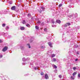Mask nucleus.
<instances>
[{
    "label": "nucleus",
    "instance_id": "obj_1",
    "mask_svg": "<svg viewBox=\"0 0 80 80\" xmlns=\"http://www.w3.org/2000/svg\"><path fill=\"white\" fill-rule=\"evenodd\" d=\"M44 10H45V8L43 7H42L40 9H38V11L41 13L42 11H43V12L44 11Z\"/></svg>",
    "mask_w": 80,
    "mask_h": 80
},
{
    "label": "nucleus",
    "instance_id": "obj_2",
    "mask_svg": "<svg viewBox=\"0 0 80 80\" xmlns=\"http://www.w3.org/2000/svg\"><path fill=\"white\" fill-rule=\"evenodd\" d=\"M7 49H8V47L6 46L2 49V51L6 52L7 50Z\"/></svg>",
    "mask_w": 80,
    "mask_h": 80
},
{
    "label": "nucleus",
    "instance_id": "obj_3",
    "mask_svg": "<svg viewBox=\"0 0 80 80\" xmlns=\"http://www.w3.org/2000/svg\"><path fill=\"white\" fill-rule=\"evenodd\" d=\"M27 60H30V58H28L26 59L25 58H22V60L23 62H25V61H26Z\"/></svg>",
    "mask_w": 80,
    "mask_h": 80
},
{
    "label": "nucleus",
    "instance_id": "obj_4",
    "mask_svg": "<svg viewBox=\"0 0 80 80\" xmlns=\"http://www.w3.org/2000/svg\"><path fill=\"white\" fill-rule=\"evenodd\" d=\"M49 78L48 74H46L45 75V79H48Z\"/></svg>",
    "mask_w": 80,
    "mask_h": 80
},
{
    "label": "nucleus",
    "instance_id": "obj_5",
    "mask_svg": "<svg viewBox=\"0 0 80 80\" xmlns=\"http://www.w3.org/2000/svg\"><path fill=\"white\" fill-rule=\"evenodd\" d=\"M69 25H70V23H68L65 25L64 27H66L68 26H69Z\"/></svg>",
    "mask_w": 80,
    "mask_h": 80
},
{
    "label": "nucleus",
    "instance_id": "obj_6",
    "mask_svg": "<svg viewBox=\"0 0 80 80\" xmlns=\"http://www.w3.org/2000/svg\"><path fill=\"white\" fill-rule=\"evenodd\" d=\"M15 8L16 7L15 6H12L11 8V9L12 10H15Z\"/></svg>",
    "mask_w": 80,
    "mask_h": 80
},
{
    "label": "nucleus",
    "instance_id": "obj_7",
    "mask_svg": "<svg viewBox=\"0 0 80 80\" xmlns=\"http://www.w3.org/2000/svg\"><path fill=\"white\" fill-rule=\"evenodd\" d=\"M52 62H56V58H53L52 59Z\"/></svg>",
    "mask_w": 80,
    "mask_h": 80
},
{
    "label": "nucleus",
    "instance_id": "obj_8",
    "mask_svg": "<svg viewBox=\"0 0 80 80\" xmlns=\"http://www.w3.org/2000/svg\"><path fill=\"white\" fill-rule=\"evenodd\" d=\"M56 22L58 23H61V21L60 20H57Z\"/></svg>",
    "mask_w": 80,
    "mask_h": 80
},
{
    "label": "nucleus",
    "instance_id": "obj_9",
    "mask_svg": "<svg viewBox=\"0 0 80 80\" xmlns=\"http://www.w3.org/2000/svg\"><path fill=\"white\" fill-rule=\"evenodd\" d=\"M48 44L49 46L50 47H52V43H50V42H48Z\"/></svg>",
    "mask_w": 80,
    "mask_h": 80
},
{
    "label": "nucleus",
    "instance_id": "obj_10",
    "mask_svg": "<svg viewBox=\"0 0 80 80\" xmlns=\"http://www.w3.org/2000/svg\"><path fill=\"white\" fill-rule=\"evenodd\" d=\"M51 57H52V58H53V57H55V54H52L51 55Z\"/></svg>",
    "mask_w": 80,
    "mask_h": 80
},
{
    "label": "nucleus",
    "instance_id": "obj_11",
    "mask_svg": "<svg viewBox=\"0 0 80 80\" xmlns=\"http://www.w3.org/2000/svg\"><path fill=\"white\" fill-rule=\"evenodd\" d=\"M20 29L21 30H25V27H21L20 28Z\"/></svg>",
    "mask_w": 80,
    "mask_h": 80
},
{
    "label": "nucleus",
    "instance_id": "obj_12",
    "mask_svg": "<svg viewBox=\"0 0 80 80\" xmlns=\"http://www.w3.org/2000/svg\"><path fill=\"white\" fill-rule=\"evenodd\" d=\"M26 27H28L29 28H30V25L29 24H26Z\"/></svg>",
    "mask_w": 80,
    "mask_h": 80
},
{
    "label": "nucleus",
    "instance_id": "obj_13",
    "mask_svg": "<svg viewBox=\"0 0 80 80\" xmlns=\"http://www.w3.org/2000/svg\"><path fill=\"white\" fill-rule=\"evenodd\" d=\"M22 23L23 24H25L26 23V22H25V21L23 20H22Z\"/></svg>",
    "mask_w": 80,
    "mask_h": 80
},
{
    "label": "nucleus",
    "instance_id": "obj_14",
    "mask_svg": "<svg viewBox=\"0 0 80 80\" xmlns=\"http://www.w3.org/2000/svg\"><path fill=\"white\" fill-rule=\"evenodd\" d=\"M76 74H77V72H74L72 74V75H73V76H75V75H76Z\"/></svg>",
    "mask_w": 80,
    "mask_h": 80
},
{
    "label": "nucleus",
    "instance_id": "obj_15",
    "mask_svg": "<svg viewBox=\"0 0 80 80\" xmlns=\"http://www.w3.org/2000/svg\"><path fill=\"white\" fill-rule=\"evenodd\" d=\"M52 23H55V21L54 19L52 20Z\"/></svg>",
    "mask_w": 80,
    "mask_h": 80
},
{
    "label": "nucleus",
    "instance_id": "obj_16",
    "mask_svg": "<svg viewBox=\"0 0 80 80\" xmlns=\"http://www.w3.org/2000/svg\"><path fill=\"white\" fill-rule=\"evenodd\" d=\"M36 29H37V30H38L39 28L38 26H35Z\"/></svg>",
    "mask_w": 80,
    "mask_h": 80
},
{
    "label": "nucleus",
    "instance_id": "obj_17",
    "mask_svg": "<svg viewBox=\"0 0 80 80\" xmlns=\"http://www.w3.org/2000/svg\"><path fill=\"white\" fill-rule=\"evenodd\" d=\"M28 17H31V14L30 13H29L28 15Z\"/></svg>",
    "mask_w": 80,
    "mask_h": 80
},
{
    "label": "nucleus",
    "instance_id": "obj_18",
    "mask_svg": "<svg viewBox=\"0 0 80 80\" xmlns=\"http://www.w3.org/2000/svg\"><path fill=\"white\" fill-rule=\"evenodd\" d=\"M62 4H60L59 5V7H62Z\"/></svg>",
    "mask_w": 80,
    "mask_h": 80
},
{
    "label": "nucleus",
    "instance_id": "obj_19",
    "mask_svg": "<svg viewBox=\"0 0 80 80\" xmlns=\"http://www.w3.org/2000/svg\"><path fill=\"white\" fill-rule=\"evenodd\" d=\"M44 32H47V28H44Z\"/></svg>",
    "mask_w": 80,
    "mask_h": 80
},
{
    "label": "nucleus",
    "instance_id": "obj_20",
    "mask_svg": "<svg viewBox=\"0 0 80 80\" xmlns=\"http://www.w3.org/2000/svg\"><path fill=\"white\" fill-rule=\"evenodd\" d=\"M71 79H72V80H73V79H74V78H73V77L72 76H71Z\"/></svg>",
    "mask_w": 80,
    "mask_h": 80
},
{
    "label": "nucleus",
    "instance_id": "obj_21",
    "mask_svg": "<svg viewBox=\"0 0 80 80\" xmlns=\"http://www.w3.org/2000/svg\"><path fill=\"white\" fill-rule=\"evenodd\" d=\"M37 23H41V22L40 21H38Z\"/></svg>",
    "mask_w": 80,
    "mask_h": 80
},
{
    "label": "nucleus",
    "instance_id": "obj_22",
    "mask_svg": "<svg viewBox=\"0 0 80 80\" xmlns=\"http://www.w3.org/2000/svg\"><path fill=\"white\" fill-rule=\"evenodd\" d=\"M9 28L8 26L6 27V30H8Z\"/></svg>",
    "mask_w": 80,
    "mask_h": 80
},
{
    "label": "nucleus",
    "instance_id": "obj_23",
    "mask_svg": "<svg viewBox=\"0 0 80 80\" xmlns=\"http://www.w3.org/2000/svg\"><path fill=\"white\" fill-rule=\"evenodd\" d=\"M44 74V73H43V72H41V75H43Z\"/></svg>",
    "mask_w": 80,
    "mask_h": 80
},
{
    "label": "nucleus",
    "instance_id": "obj_24",
    "mask_svg": "<svg viewBox=\"0 0 80 80\" xmlns=\"http://www.w3.org/2000/svg\"><path fill=\"white\" fill-rule=\"evenodd\" d=\"M76 69H77V68H76V67H73V69L74 70H76Z\"/></svg>",
    "mask_w": 80,
    "mask_h": 80
},
{
    "label": "nucleus",
    "instance_id": "obj_25",
    "mask_svg": "<svg viewBox=\"0 0 80 80\" xmlns=\"http://www.w3.org/2000/svg\"><path fill=\"white\" fill-rule=\"evenodd\" d=\"M2 27H5V24H2Z\"/></svg>",
    "mask_w": 80,
    "mask_h": 80
},
{
    "label": "nucleus",
    "instance_id": "obj_26",
    "mask_svg": "<svg viewBox=\"0 0 80 80\" xmlns=\"http://www.w3.org/2000/svg\"><path fill=\"white\" fill-rule=\"evenodd\" d=\"M28 45L29 46V48H31V47L30 46V44H28Z\"/></svg>",
    "mask_w": 80,
    "mask_h": 80
},
{
    "label": "nucleus",
    "instance_id": "obj_27",
    "mask_svg": "<svg viewBox=\"0 0 80 80\" xmlns=\"http://www.w3.org/2000/svg\"><path fill=\"white\" fill-rule=\"evenodd\" d=\"M54 68H57V67L55 65L54 66Z\"/></svg>",
    "mask_w": 80,
    "mask_h": 80
},
{
    "label": "nucleus",
    "instance_id": "obj_28",
    "mask_svg": "<svg viewBox=\"0 0 80 80\" xmlns=\"http://www.w3.org/2000/svg\"><path fill=\"white\" fill-rule=\"evenodd\" d=\"M59 77L60 78H62V75H59Z\"/></svg>",
    "mask_w": 80,
    "mask_h": 80
},
{
    "label": "nucleus",
    "instance_id": "obj_29",
    "mask_svg": "<svg viewBox=\"0 0 80 80\" xmlns=\"http://www.w3.org/2000/svg\"><path fill=\"white\" fill-rule=\"evenodd\" d=\"M34 68L35 69V70H38V68L37 67H35Z\"/></svg>",
    "mask_w": 80,
    "mask_h": 80
},
{
    "label": "nucleus",
    "instance_id": "obj_30",
    "mask_svg": "<svg viewBox=\"0 0 80 80\" xmlns=\"http://www.w3.org/2000/svg\"><path fill=\"white\" fill-rule=\"evenodd\" d=\"M3 56L2 55H0V58H2Z\"/></svg>",
    "mask_w": 80,
    "mask_h": 80
},
{
    "label": "nucleus",
    "instance_id": "obj_31",
    "mask_svg": "<svg viewBox=\"0 0 80 80\" xmlns=\"http://www.w3.org/2000/svg\"><path fill=\"white\" fill-rule=\"evenodd\" d=\"M78 77H79L80 78V74H78Z\"/></svg>",
    "mask_w": 80,
    "mask_h": 80
},
{
    "label": "nucleus",
    "instance_id": "obj_32",
    "mask_svg": "<svg viewBox=\"0 0 80 80\" xmlns=\"http://www.w3.org/2000/svg\"><path fill=\"white\" fill-rule=\"evenodd\" d=\"M41 48H45V47L43 46H41Z\"/></svg>",
    "mask_w": 80,
    "mask_h": 80
},
{
    "label": "nucleus",
    "instance_id": "obj_33",
    "mask_svg": "<svg viewBox=\"0 0 80 80\" xmlns=\"http://www.w3.org/2000/svg\"><path fill=\"white\" fill-rule=\"evenodd\" d=\"M21 49H22V50H23V47H21Z\"/></svg>",
    "mask_w": 80,
    "mask_h": 80
},
{
    "label": "nucleus",
    "instance_id": "obj_34",
    "mask_svg": "<svg viewBox=\"0 0 80 80\" xmlns=\"http://www.w3.org/2000/svg\"><path fill=\"white\" fill-rule=\"evenodd\" d=\"M3 41H2L1 39H0V43H2Z\"/></svg>",
    "mask_w": 80,
    "mask_h": 80
},
{
    "label": "nucleus",
    "instance_id": "obj_35",
    "mask_svg": "<svg viewBox=\"0 0 80 80\" xmlns=\"http://www.w3.org/2000/svg\"><path fill=\"white\" fill-rule=\"evenodd\" d=\"M75 61L77 62V61H78V59H76Z\"/></svg>",
    "mask_w": 80,
    "mask_h": 80
},
{
    "label": "nucleus",
    "instance_id": "obj_36",
    "mask_svg": "<svg viewBox=\"0 0 80 80\" xmlns=\"http://www.w3.org/2000/svg\"><path fill=\"white\" fill-rule=\"evenodd\" d=\"M52 27H54V25H52Z\"/></svg>",
    "mask_w": 80,
    "mask_h": 80
},
{
    "label": "nucleus",
    "instance_id": "obj_37",
    "mask_svg": "<svg viewBox=\"0 0 80 80\" xmlns=\"http://www.w3.org/2000/svg\"><path fill=\"white\" fill-rule=\"evenodd\" d=\"M44 23L43 22H42V25H44Z\"/></svg>",
    "mask_w": 80,
    "mask_h": 80
},
{
    "label": "nucleus",
    "instance_id": "obj_38",
    "mask_svg": "<svg viewBox=\"0 0 80 80\" xmlns=\"http://www.w3.org/2000/svg\"><path fill=\"white\" fill-rule=\"evenodd\" d=\"M22 64H23V65H25V63H22Z\"/></svg>",
    "mask_w": 80,
    "mask_h": 80
},
{
    "label": "nucleus",
    "instance_id": "obj_39",
    "mask_svg": "<svg viewBox=\"0 0 80 80\" xmlns=\"http://www.w3.org/2000/svg\"><path fill=\"white\" fill-rule=\"evenodd\" d=\"M25 75V76H27V74H26Z\"/></svg>",
    "mask_w": 80,
    "mask_h": 80
}]
</instances>
